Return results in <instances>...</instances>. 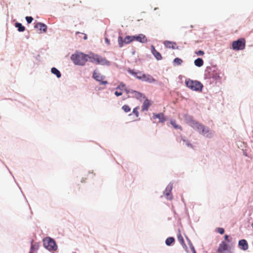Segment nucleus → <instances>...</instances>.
<instances>
[{
  "label": "nucleus",
  "mask_w": 253,
  "mask_h": 253,
  "mask_svg": "<svg viewBox=\"0 0 253 253\" xmlns=\"http://www.w3.org/2000/svg\"><path fill=\"white\" fill-rule=\"evenodd\" d=\"M105 42L106 44L107 45H110V40L107 38V37H105Z\"/></svg>",
  "instance_id": "79ce46f5"
},
{
  "label": "nucleus",
  "mask_w": 253,
  "mask_h": 253,
  "mask_svg": "<svg viewBox=\"0 0 253 253\" xmlns=\"http://www.w3.org/2000/svg\"><path fill=\"white\" fill-rule=\"evenodd\" d=\"M238 247L242 251H247L249 248V245L247 241L244 239L239 240L238 241Z\"/></svg>",
  "instance_id": "aec40b11"
},
{
  "label": "nucleus",
  "mask_w": 253,
  "mask_h": 253,
  "mask_svg": "<svg viewBox=\"0 0 253 253\" xmlns=\"http://www.w3.org/2000/svg\"><path fill=\"white\" fill-rule=\"evenodd\" d=\"M204 63V60L201 57H198L195 59L194 64L195 66L197 67H201L203 66Z\"/></svg>",
  "instance_id": "a878e982"
},
{
  "label": "nucleus",
  "mask_w": 253,
  "mask_h": 253,
  "mask_svg": "<svg viewBox=\"0 0 253 253\" xmlns=\"http://www.w3.org/2000/svg\"><path fill=\"white\" fill-rule=\"evenodd\" d=\"M185 86L192 91L202 92L204 89V84L199 80L186 78L184 82Z\"/></svg>",
  "instance_id": "0eeeda50"
},
{
  "label": "nucleus",
  "mask_w": 253,
  "mask_h": 253,
  "mask_svg": "<svg viewBox=\"0 0 253 253\" xmlns=\"http://www.w3.org/2000/svg\"><path fill=\"white\" fill-rule=\"evenodd\" d=\"M141 60H142V59H141V58H136V59L135 60L134 62H135V63H138L139 62H140Z\"/></svg>",
  "instance_id": "49530a36"
},
{
  "label": "nucleus",
  "mask_w": 253,
  "mask_h": 253,
  "mask_svg": "<svg viewBox=\"0 0 253 253\" xmlns=\"http://www.w3.org/2000/svg\"><path fill=\"white\" fill-rule=\"evenodd\" d=\"M130 97V96L129 95H127V97H125V96H123L122 97V100H125L127 98H129Z\"/></svg>",
  "instance_id": "de8ad7c7"
},
{
  "label": "nucleus",
  "mask_w": 253,
  "mask_h": 253,
  "mask_svg": "<svg viewBox=\"0 0 253 253\" xmlns=\"http://www.w3.org/2000/svg\"><path fill=\"white\" fill-rule=\"evenodd\" d=\"M133 42L132 35H127L124 38L122 36V33L121 31H120L118 38V42L120 48H122L126 45L129 44Z\"/></svg>",
  "instance_id": "9d476101"
},
{
  "label": "nucleus",
  "mask_w": 253,
  "mask_h": 253,
  "mask_svg": "<svg viewBox=\"0 0 253 253\" xmlns=\"http://www.w3.org/2000/svg\"><path fill=\"white\" fill-rule=\"evenodd\" d=\"M146 56L147 57H150V58L151 57V55H150V54H147Z\"/></svg>",
  "instance_id": "6e6d98bb"
},
{
  "label": "nucleus",
  "mask_w": 253,
  "mask_h": 253,
  "mask_svg": "<svg viewBox=\"0 0 253 253\" xmlns=\"http://www.w3.org/2000/svg\"><path fill=\"white\" fill-rule=\"evenodd\" d=\"M235 242L229 235L225 234L223 240L219 244L216 250L217 253H234Z\"/></svg>",
  "instance_id": "f03ea898"
},
{
  "label": "nucleus",
  "mask_w": 253,
  "mask_h": 253,
  "mask_svg": "<svg viewBox=\"0 0 253 253\" xmlns=\"http://www.w3.org/2000/svg\"><path fill=\"white\" fill-rule=\"evenodd\" d=\"M195 54H196L198 56H203L205 54V52L203 50L199 49L198 50H195L194 51Z\"/></svg>",
  "instance_id": "e433bc0d"
},
{
  "label": "nucleus",
  "mask_w": 253,
  "mask_h": 253,
  "mask_svg": "<svg viewBox=\"0 0 253 253\" xmlns=\"http://www.w3.org/2000/svg\"><path fill=\"white\" fill-rule=\"evenodd\" d=\"M156 123L155 122L153 121V123H154H154Z\"/></svg>",
  "instance_id": "69168bd1"
},
{
  "label": "nucleus",
  "mask_w": 253,
  "mask_h": 253,
  "mask_svg": "<svg viewBox=\"0 0 253 253\" xmlns=\"http://www.w3.org/2000/svg\"><path fill=\"white\" fill-rule=\"evenodd\" d=\"M158 119V123L160 124H164L169 119L168 117L165 115L163 112L153 113L152 117L150 118V120Z\"/></svg>",
  "instance_id": "9b49d317"
},
{
  "label": "nucleus",
  "mask_w": 253,
  "mask_h": 253,
  "mask_svg": "<svg viewBox=\"0 0 253 253\" xmlns=\"http://www.w3.org/2000/svg\"><path fill=\"white\" fill-rule=\"evenodd\" d=\"M163 44L166 48L172 49H179V46L176 45V43L174 41L165 40Z\"/></svg>",
  "instance_id": "f3484780"
},
{
  "label": "nucleus",
  "mask_w": 253,
  "mask_h": 253,
  "mask_svg": "<svg viewBox=\"0 0 253 253\" xmlns=\"http://www.w3.org/2000/svg\"><path fill=\"white\" fill-rule=\"evenodd\" d=\"M78 34H82L84 35V37H83V39L84 40H86L87 39V35L86 34H84V33H81V32H76V35H77Z\"/></svg>",
  "instance_id": "ea45409f"
},
{
  "label": "nucleus",
  "mask_w": 253,
  "mask_h": 253,
  "mask_svg": "<svg viewBox=\"0 0 253 253\" xmlns=\"http://www.w3.org/2000/svg\"><path fill=\"white\" fill-rule=\"evenodd\" d=\"M25 20L27 23V24H29L33 21L34 18L32 16H27L25 17Z\"/></svg>",
  "instance_id": "4c0bfd02"
},
{
  "label": "nucleus",
  "mask_w": 253,
  "mask_h": 253,
  "mask_svg": "<svg viewBox=\"0 0 253 253\" xmlns=\"http://www.w3.org/2000/svg\"><path fill=\"white\" fill-rule=\"evenodd\" d=\"M150 49L152 55L157 60L159 61L163 59V56L161 53L156 49L155 46L153 44L151 45Z\"/></svg>",
  "instance_id": "6ab92c4d"
},
{
  "label": "nucleus",
  "mask_w": 253,
  "mask_h": 253,
  "mask_svg": "<svg viewBox=\"0 0 253 253\" xmlns=\"http://www.w3.org/2000/svg\"><path fill=\"white\" fill-rule=\"evenodd\" d=\"M13 179L14 180L15 183L17 185V186L18 187L19 189L20 190V191H21V188L20 186V185H19L18 183L17 182L16 180L15 179V177H14V176H13Z\"/></svg>",
  "instance_id": "37998d69"
},
{
  "label": "nucleus",
  "mask_w": 253,
  "mask_h": 253,
  "mask_svg": "<svg viewBox=\"0 0 253 253\" xmlns=\"http://www.w3.org/2000/svg\"><path fill=\"white\" fill-rule=\"evenodd\" d=\"M175 242V239L173 236L168 237L165 240V244L168 247L172 246Z\"/></svg>",
  "instance_id": "4be33fe9"
},
{
  "label": "nucleus",
  "mask_w": 253,
  "mask_h": 253,
  "mask_svg": "<svg viewBox=\"0 0 253 253\" xmlns=\"http://www.w3.org/2000/svg\"><path fill=\"white\" fill-rule=\"evenodd\" d=\"M169 124L171 125L175 129H180V130H182V126L180 125L177 124L175 119H170L169 120Z\"/></svg>",
  "instance_id": "5701e85b"
},
{
  "label": "nucleus",
  "mask_w": 253,
  "mask_h": 253,
  "mask_svg": "<svg viewBox=\"0 0 253 253\" xmlns=\"http://www.w3.org/2000/svg\"><path fill=\"white\" fill-rule=\"evenodd\" d=\"M26 38L27 39H29V35H28V36H26Z\"/></svg>",
  "instance_id": "680f3d73"
},
{
  "label": "nucleus",
  "mask_w": 253,
  "mask_h": 253,
  "mask_svg": "<svg viewBox=\"0 0 253 253\" xmlns=\"http://www.w3.org/2000/svg\"><path fill=\"white\" fill-rule=\"evenodd\" d=\"M215 231L220 235H223L225 233V229L223 227H217L215 228Z\"/></svg>",
  "instance_id": "72a5a7b5"
},
{
  "label": "nucleus",
  "mask_w": 253,
  "mask_h": 253,
  "mask_svg": "<svg viewBox=\"0 0 253 253\" xmlns=\"http://www.w3.org/2000/svg\"><path fill=\"white\" fill-rule=\"evenodd\" d=\"M174 214L175 215V214H177L176 212L175 211H174Z\"/></svg>",
  "instance_id": "0e129e2a"
},
{
  "label": "nucleus",
  "mask_w": 253,
  "mask_h": 253,
  "mask_svg": "<svg viewBox=\"0 0 253 253\" xmlns=\"http://www.w3.org/2000/svg\"><path fill=\"white\" fill-rule=\"evenodd\" d=\"M123 93V91L120 90V91H118V90H116L114 92V94L116 96L119 97L122 95Z\"/></svg>",
  "instance_id": "58836bf2"
},
{
  "label": "nucleus",
  "mask_w": 253,
  "mask_h": 253,
  "mask_svg": "<svg viewBox=\"0 0 253 253\" xmlns=\"http://www.w3.org/2000/svg\"><path fill=\"white\" fill-rule=\"evenodd\" d=\"M122 109L125 113H127L131 111L130 107L127 104H125L122 107Z\"/></svg>",
  "instance_id": "473e14b6"
},
{
  "label": "nucleus",
  "mask_w": 253,
  "mask_h": 253,
  "mask_svg": "<svg viewBox=\"0 0 253 253\" xmlns=\"http://www.w3.org/2000/svg\"><path fill=\"white\" fill-rule=\"evenodd\" d=\"M133 41H136L141 43H145L148 40L146 36L143 34H138L132 35Z\"/></svg>",
  "instance_id": "dca6fc26"
},
{
  "label": "nucleus",
  "mask_w": 253,
  "mask_h": 253,
  "mask_svg": "<svg viewBox=\"0 0 253 253\" xmlns=\"http://www.w3.org/2000/svg\"><path fill=\"white\" fill-rule=\"evenodd\" d=\"M111 91H113L115 89V88H110L109 89Z\"/></svg>",
  "instance_id": "5fc2aeb1"
},
{
  "label": "nucleus",
  "mask_w": 253,
  "mask_h": 253,
  "mask_svg": "<svg viewBox=\"0 0 253 253\" xmlns=\"http://www.w3.org/2000/svg\"><path fill=\"white\" fill-rule=\"evenodd\" d=\"M84 181H85V180L84 179V178H83V179H82V180L81 182H84Z\"/></svg>",
  "instance_id": "4d7b16f0"
},
{
  "label": "nucleus",
  "mask_w": 253,
  "mask_h": 253,
  "mask_svg": "<svg viewBox=\"0 0 253 253\" xmlns=\"http://www.w3.org/2000/svg\"><path fill=\"white\" fill-rule=\"evenodd\" d=\"M95 89L96 90H102L104 89V87L101 86H96Z\"/></svg>",
  "instance_id": "c03bdc74"
},
{
  "label": "nucleus",
  "mask_w": 253,
  "mask_h": 253,
  "mask_svg": "<svg viewBox=\"0 0 253 253\" xmlns=\"http://www.w3.org/2000/svg\"><path fill=\"white\" fill-rule=\"evenodd\" d=\"M180 140L185 142L186 145L190 148H193V145L185 137L180 136Z\"/></svg>",
  "instance_id": "c756f323"
},
{
  "label": "nucleus",
  "mask_w": 253,
  "mask_h": 253,
  "mask_svg": "<svg viewBox=\"0 0 253 253\" xmlns=\"http://www.w3.org/2000/svg\"><path fill=\"white\" fill-rule=\"evenodd\" d=\"M186 124L196 130L200 134L208 138H211L214 136V131L211 130L209 126H205L194 120L193 116L185 114L183 116Z\"/></svg>",
  "instance_id": "f257e3e1"
},
{
  "label": "nucleus",
  "mask_w": 253,
  "mask_h": 253,
  "mask_svg": "<svg viewBox=\"0 0 253 253\" xmlns=\"http://www.w3.org/2000/svg\"><path fill=\"white\" fill-rule=\"evenodd\" d=\"M185 237L186 238V240L187 242V243L189 246V248L192 252V253H197L195 249V247L194 245H193L191 240L189 238V237L186 235H185Z\"/></svg>",
  "instance_id": "bb28decb"
},
{
  "label": "nucleus",
  "mask_w": 253,
  "mask_h": 253,
  "mask_svg": "<svg viewBox=\"0 0 253 253\" xmlns=\"http://www.w3.org/2000/svg\"><path fill=\"white\" fill-rule=\"evenodd\" d=\"M135 53V51L134 49H133V50L131 51V54H132V55H134Z\"/></svg>",
  "instance_id": "864d4df0"
},
{
  "label": "nucleus",
  "mask_w": 253,
  "mask_h": 253,
  "mask_svg": "<svg viewBox=\"0 0 253 253\" xmlns=\"http://www.w3.org/2000/svg\"><path fill=\"white\" fill-rule=\"evenodd\" d=\"M21 193H22V194L23 196L24 197V199H25L26 200V201L27 202V199H26V197H25V195L24 194L23 192H22V190L21 191Z\"/></svg>",
  "instance_id": "09e8293b"
},
{
  "label": "nucleus",
  "mask_w": 253,
  "mask_h": 253,
  "mask_svg": "<svg viewBox=\"0 0 253 253\" xmlns=\"http://www.w3.org/2000/svg\"><path fill=\"white\" fill-rule=\"evenodd\" d=\"M246 47V40L244 38H240L232 42L230 48L234 51L244 50Z\"/></svg>",
  "instance_id": "1a4fd4ad"
},
{
  "label": "nucleus",
  "mask_w": 253,
  "mask_h": 253,
  "mask_svg": "<svg viewBox=\"0 0 253 253\" xmlns=\"http://www.w3.org/2000/svg\"><path fill=\"white\" fill-rule=\"evenodd\" d=\"M87 53L76 50L70 56V59L76 66H84L87 62Z\"/></svg>",
  "instance_id": "423d86ee"
},
{
  "label": "nucleus",
  "mask_w": 253,
  "mask_h": 253,
  "mask_svg": "<svg viewBox=\"0 0 253 253\" xmlns=\"http://www.w3.org/2000/svg\"><path fill=\"white\" fill-rule=\"evenodd\" d=\"M220 74L221 71L218 69L217 65L208 66L205 69L204 79L212 78L213 81H220L221 80Z\"/></svg>",
  "instance_id": "39448f33"
},
{
  "label": "nucleus",
  "mask_w": 253,
  "mask_h": 253,
  "mask_svg": "<svg viewBox=\"0 0 253 253\" xmlns=\"http://www.w3.org/2000/svg\"><path fill=\"white\" fill-rule=\"evenodd\" d=\"M205 80H206V85H208V84L211 85L213 84H216V83L217 82V81H213V80L211 81L212 78H210V79L206 78V79H205Z\"/></svg>",
  "instance_id": "f704fd0d"
},
{
  "label": "nucleus",
  "mask_w": 253,
  "mask_h": 253,
  "mask_svg": "<svg viewBox=\"0 0 253 253\" xmlns=\"http://www.w3.org/2000/svg\"><path fill=\"white\" fill-rule=\"evenodd\" d=\"M126 87V84L123 82H121L120 84L115 87V90H120L124 91Z\"/></svg>",
  "instance_id": "2f4dec72"
},
{
  "label": "nucleus",
  "mask_w": 253,
  "mask_h": 253,
  "mask_svg": "<svg viewBox=\"0 0 253 253\" xmlns=\"http://www.w3.org/2000/svg\"><path fill=\"white\" fill-rule=\"evenodd\" d=\"M87 62L88 61L95 65L110 66L111 62L100 54L89 51L87 53Z\"/></svg>",
  "instance_id": "20e7f679"
},
{
  "label": "nucleus",
  "mask_w": 253,
  "mask_h": 253,
  "mask_svg": "<svg viewBox=\"0 0 253 253\" xmlns=\"http://www.w3.org/2000/svg\"><path fill=\"white\" fill-rule=\"evenodd\" d=\"M124 91L126 93V94H129V93H131V94H134L135 91H136V90H134V89H130V88H128L127 87H126V88H125V90H124Z\"/></svg>",
  "instance_id": "c9c22d12"
},
{
  "label": "nucleus",
  "mask_w": 253,
  "mask_h": 253,
  "mask_svg": "<svg viewBox=\"0 0 253 253\" xmlns=\"http://www.w3.org/2000/svg\"><path fill=\"white\" fill-rule=\"evenodd\" d=\"M114 64H115V65L117 67H118V65H117V63H114Z\"/></svg>",
  "instance_id": "13d9d810"
},
{
  "label": "nucleus",
  "mask_w": 253,
  "mask_h": 253,
  "mask_svg": "<svg viewBox=\"0 0 253 253\" xmlns=\"http://www.w3.org/2000/svg\"><path fill=\"white\" fill-rule=\"evenodd\" d=\"M251 226L253 228V222L251 224Z\"/></svg>",
  "instance_id": "e2e57ef3"
},
{
  "label": "nucleus",
  "mask_w": 253,
  "mask_h": 253,
  "mask_svg": "<svg viewBox=\"0 0 253 253\" xmlns=\"http://www.w3.org/2000/svg\"><path fill=\"white\" fill-rule=\"evenodd\" d=\"M183 62V60L179 57H175L172 61V65L174 66H180Z\"/></svg>",
  "instance_id": "c85d7f7f"
},
{
  "label": "nucleus",
  "mask_w": 253,
  "mask_h": 253,
  "mask_svg": "<svg viewBox=\"0 0 253 253\" xmlns=\"http://www.w3.org/2000/svg\"><path fill=\"white\" fill-rule=\"evenodd\" d=\"M172 188L173 183L172 182H170L163 191V195L168 200L171 201L173 199L172 194Z\"/></svg>",
  "instance_id": "f8f14e48"
},
{
  "label": "nucleus",
  "mask_w": 253,
  "mask_h": 253,
  "mask_svg": "<svg viewBox=\"0 0 253 253\" xmlns=\"http://www.w3.org/2000/svg\"><path fill=\"white\" fill-rule=\"evenodd\" d=\"M40 57V55L39 54H38L37 55L36 57V59H37V60H39V58Z\"/></svg>",
  "instance_id": "603ef678"
},
{
  "label": "nucleus",
  "mask_w": 253,
  "mask_h": 253,
  "mask_svg": "<svg viewBox=\"0 0 253 253\" xmlns=\"http://www.w3.org/2000/svg\"><path fill=\"white\" fill-rule=\"evenodd\" d=\"M158 9V7H155V8H154V10H157V9Z\"/></svg>",
  "instance_id": "052dcab7"
},
{
  "label": "nucleus",
  "mask_w": 253,
  "mask_h": 253,
  "mask_svg": "<svg viewBox=\"0 0 253 253\" xmlns=\"http://www.w3.org/2000/svg\"><path fill=\"white\" fill-rule=\"evenodd\" d=\"M140 118H138V119L135 120L134 121H139Z\"/></svg>",
  "instance_id": "bf43d9fd"
},
{
  "label": "nucleus",
  "mask_w": 253,
  "mask_h": 253,
  "mask_svg": "<svg viewBox=\"0 0 253 253\" xmlns=\"http://www.w3.org/2000/svg\"><path fill=\"white\" fill-rule=\"evenodd\" d=\"M243 155L245 157H248V154H247V153L245 151H243Z\"/></svg>",
  "instance_id": "8fccbe9b"
},
{
  "label": "nucleus",
  "mask_w": 253,
  "mask_h": 253,
  "mask_svg": "<svg viewBox=\"0 0 253 253\" xmlns=\"http://www.w3.org/2000/svg\"><path fill=\"white\" fill-rule=\"evenodd\" d=\"M153 101L152 100L146 98L141 105V112L147 111L149 107L153 104Z\"/></svg>",
  "instance_id": "a211bd4d"
},
{
  "label": "nucleus",
  "mask_w": 253,
  "mask_h": 253,
  "mask_svg": "<svg viewBox=\"0 0 253 253\" xmlns=\"http://www.w3.org/2000/svg\"><path fill=\"white\" fill-rule=\"evenodd\" d=\"M134 94L135 98L138 100H140V99H144L145 100L146 98H148L144 93L137 90H136Z\"/></svg>",
  "instance_id": "cd10ccee"
},
{
  "label": "nucleus",
  "mask_w": 253,
  "mask_h": 253,
  "mask_svg": "<svg viewBox=\"0 0 253 253\" xmlns=\"http://www.w3.org/2000/svg\"><path fill=\"white\" fill-rule=\"evenodd\" d=\"M127 73L134 77L135 79L142 82H145L149 84L155 83L157 80L151 75L145 73L143 71L131 69L128 67L126 69Z\"/></svg>",
  "instance_id": "7ed1b4c3"
},
{
  "label": "nucleus",
  "mask_w": 253,
  "mask_h": 253,
  "mask_svg": "<svg viewBox=\"0 0 253 253\" xmlns=\"http://www.w3.org/2000/svg\"><path fill=\"white\" fill-rule=\"evenodd\" d=\"M40 242L33 243V240L30 241V248L29 253H37L40 248Z\"/></svg>",
  "instance_id": "412c9836"
},
{
  "label": "nucleus",
  "mask_w": 253,
  "mask_h": 253,
  "mask_svg": "<svg viewBox=\"0 0 253 253\" xmlns=\"http://www.w3.org/2000/svg\"><path fill=\"white\" fill-rule=\"evenodd\" d=\"M181 200H182V202L184 203V206H185V211H187V209L186 206V203H185V201H184V198H182Z\"/></svg>",
  "instance_id": "a18cd8bd"
},
{
  "label": "nucleus",
  "mask_w": 253,
  "mask_h": 253,
  "mask_svg": "<svg viewBox=\"0 0 253 253\" xmlns=\"http://www.w3.org/2000/svg\"><path fill=\"white\" fill-rule=\"evenodd\" d=\"M177 238L178 242L181 245V246H182L183 248L184 249L186 253H190V252L189 250L188 247L185 244L184 239L182 236L181 231L180 228H178L177 230Z\"/></svg>",
  "instance_id": "4468645a"
},
{
  "label": "nucleus",
  "mask_w": 253,
  "mask_h": 253,
  "mask_svg": "<svg viewBox=\"0 0 253 253\" xmlns=\"http://www.w3.org/2000/svg\"><path fill=\"white\" fill-rule=\"evenodd\" d=\"M14 26L17 28L19 32H23L26 30L25 27L19 22H16L14 24Z\"/></svg>",
  "instance_id": "393cba45"
},
{
  "label": "nucleus",
  "mask_w": 253,
  "mask_h": 253,
  "mask_svg": "<svg viewBox=\"0 0 253 253\" xmlns=\"http://www.w3.org/2000/svg\"><path fill=\"white\" fill-rule=\"evenodd\" d=\"M6 167L7 169H8V170L9 172V173L11 174V175L13 176V175L12 174V173L11 171L10 170V169H8V168H7L6 166Z\"/></svg>",
  "instance_id": "3c124183"
},
{
  "label": "nucleus",
  "mask_w": 253,
  "mask_h": 253,
  "mask_svg": "<svg viewBox=\"0 0 253 253\" xmlns=\"http://www.w3.org/2000/svg\"><path fill=\"white\" fill-rule=\"evenodd\" d=\"M50 72L51 74L54 75L58 79L60 78L62 76L61 72L55 67H53L51 68Z\"/></svg>",
  "instance_id": "b1692460"
},
{
  "label": "nucleus",
  "mask_w": 253,
  "mask_h": 253,
  "mask_svg": "<svg viewBox=\"0 0 253 253\" xmlns=\"http://www.w3.org/2000/svg\"><path fill=\"white\" fill-rule=\"evenodd\" d=\"M42 242L43 248L51 253H55L58 249V246L55 240L50 236L43 238Z\"/></svg>",
  "instance_id": "6e6552de"
},
{
  "label": "nucleus",
  "mask_w": 253,
  "mask_h": 253,
  "mask_svg": "<svg viewBox=\"0 0 253 253\" xmlns=\"http://www.w3.org/2000/svg\"><path fill=\"white\" fill-rule=\"evenodd\" d=\"M139 109V106H136L135 107H134L133 110H132V112L130 113L128 116H131L132 114H133L136 117H138L139 116V111H138V110Z\"/></svg>",
  "instance_id": "7c9ffc66"
},
{
  "label": "nucleus",
  "mask_w": 253,
  "mask_h": 253,
  "mask_svg": "<svg viewBox=\"0 0 253 253\" xmlns=\"http://www.w3.org/2000/svg\"><path fill=\"white\" fill-rule=\"evenodd\" d=\"M91 77L94 81L98 82V84L100 83L101 81L104 80L106 78V76L101 75L97 70V69H95L93 71Z\"/></svg>",
  "instance_id": "2eb2a0df"
},
{
  "label": "nucleus",
  "mask_w": 253,
  "mask_h": 253,
  "mask_svg": "<svg viewBox=\"0 0 253 253\" xmlns=\"http://www.w3.org/2000/svg\"><path fill=\"white\" fill-rule=\"evenodd\" d=\"M34 24V28L38 30L40 33H45L47 32L48 27L45 23L36 20Z\"/></svg>",
  "instance_id": "ddd939ff"
},
{
  "label": "nucleus",
  "mask_w": 253,
  "mask_h": 253,
  "mask_svg": "<svg viewBox=\"0 0 253 253\" xmlns=\"http://www.w3.org/2000/svg\"><path fill=\"white\" fill-rule=\"evenodd\" d=\"M109 84V82L107 80H103L102 81H101L100 83H99V84L100 85H106Z\"/></svg>",
  "instance_id": "a19ab883"
}]
</instances>
